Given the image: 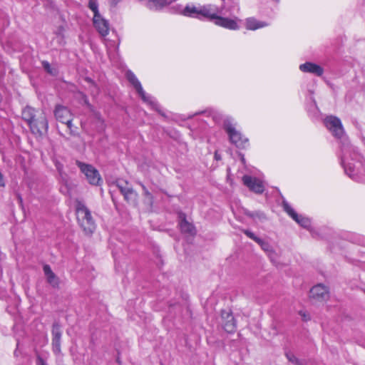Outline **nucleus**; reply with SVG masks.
<instances>
[{"label": "nucleus", "mask_w": 365, "mask_h": 365, "mask_svg": "<svg viewBox=\"0 0 365 365\" xmlns=\"http://www.w3.org/2000/svg\"><path fill=\"white\" fill-rule=\"evenodd\" d=\"M77 220L86 235L92 234L96 229V223L90 210L83 204H79L76 208Z\"/></svg>", "instance_id": "f257e3e1"}, {"label": "nucleus", "mask_w": 365, "mask_h": 365, "mask_svg": "<svg viewBox=\"0 0 365 365\" xmlns=\"http://www.w3.org/2000/svg\"><path fill=\"white\" fill-rule=\"evenodd\" d=\"M224 129L228 135L230 143L234 144L236 147L245 149L249 145L248 138L238 130L230 121L225 122Z\"/></svg>", "instance_id": "f03ea898"}, {"label": "nucleus", "mask_w": 365, "mask_h": 365, "mask_svg": "<svg viewBox=\"0 0 365 365\" xmlns=\"http://www.w3.org/2000/svg\"><path fill=\"white\" fill-rule=\"evenodd\" d=\"M324 126L333 136L340 139L344 134V129L341 120L334 115H327L323 120Z\"/></svg>", "instance_id": "7ed1b4c3"}, {"label": "nucleus", "mask_w": 365, "mask_h": 365, "mask_svg": "<svg viewBox=\"0 0 365 365\" xmlns=\"http://www.w3.org/2000/svg\"><path fill=\"white\" fill-rule=\"evenodd\" d=\"M113 186H115L120 190L128 202L135 203L137 202L138 194L127 180L117 179Z\"/></svg>", "instance_id": "20e7f679"}, {"label": "nucleus", "mask_w": 365, "mask_h": 365, "mask_svg": "<svg viewBox=\"0 0 365 365\" xmlns=\"http://www.w3.org/2000/svg\"><path fill=\"white\" fill-rule=\"evenodd\" d=\"M76 165L85 175L88 182L93 185H98L101 181L99 172L93 165L77 160Z\"/></svg>", "instance_id": "39448f33"}, {"label": "nucleus", "mask_w": 365, "mask_h": 365, "mask_svg": "<svg viewBox=\"0 0 365 365\" xmlns=\"http://www.w3.org/2000/svg\"><path fill=\"white\" fill-rule=\"evenodd\" d=\"M29 126L34 135L42 136L46 134L48 129V122L46 114L41 112Z\"/></svg>", "instance_id": "423d86ee"}, {"label": "nucleus", "mask_w": 365, "mask_h": 365, "mask_svg": "<svg viewBox=\"0 0 365 365\" xmlns=\"http://www.w3.org/2000/svg\"><path fill=\"white\" fill-rule=\"evenodd\" d=\"M125 76L127 80L129 81V83L133 86V88L135 89L138 95L140 96L142 100L150 104V106H153V102L152 101V98L150 96L146 95L145 92L144 91L140 82L138 81L135 75L131 71H128L125 73Z\"/></svg>", "instance_id": "0eeeda50"}, {"label": "nucleus", "mask_w": 365, "mask_h": 365, "mask_svg": "<svg viewBox=\"0 0 365 365\" xmlns=\"http://www.w3.org/2000/svg\"><path fill=\"white\" fill-rule=\"evenodd\" d=\"M309 297L314 302L327 301L329 298V289L322 284H318L310 289Z\"/></svg>", "instance_id": "6e6552de"}, {"label": "nucleus", "mask_w": 365, "mask_h": 365, "mask_svg": "<svg viewBox=\"0 0 365 365\" xmlns=\"http://www.w3.org/2000/svg\"><path fill=\"white\" fill-rule=\"evenodd\" d=\"M242 182L250 190L256 194H262L264 191V186L263 182L255 177L250 175H244L242 177Z\"/></svg>", "instance_id": "1a4fd4ad"}, {"label": "nucleus", "mask_w": 365, "mask_h": 365, "mask_svg": "<svg viewBox=\"0 0 365 365\" xmlns=\"http://www.w3.org/2000/svg\"><path fill=\"white\" fill-rule=\"evenodd\" d=\"M282 207L284 211L302 227H308L310 226L309 220L307 217L299 215L287 201L284 200L282 202Z\"/></svg>", "instance_id": "9d476101"}, {"label": "nucleus", "mask_w": 365, "mask_h": 365, "mask_svg": "<svg viewBox=\"0 0 365 365\" xmlns=\"http://www.w3.org/2000/svg\"><path fill=\"white\" fill-rule=\"evenodd\" d=\"M221 317L224 330L227 333H234L237 329V323L232 312L230 310H222Z\"/></svg>", "instance_id": "9b49d317"}, {"label": "nucleus", "mask_w": 365, "mask_h": 365, "mask_svg": "<svg viewBox=\"0 0 365 365\" xmlns=\"http://www.w3.org/2000/svg\"><path fill=\"white\" fill-rule=\"evenodd\" d=\"M179 227L182 233L189 236H195L196 235V229L194 225L187 220L186 215L184 212L178 213Z\"/></svg>", "instance_id": "f8f14e48"}, {"label": "nucleus", "mask_w": 365, "mask_h": 365, "mask_svg": "<svg viewBox=\"0 0 365 365\" xmlns=\"http://www.w3.org/2000/svg\"><path fill=\"white\" fill-rule=\"evenodd\" d=\"M214 24L216 26L229 29V30H238L240 26L236 19L222 17L216 14L214 19Z\"/></svg>", "instance_id": "ddd939ff"}, {"label": "nucleus", "mask_w": 365, "mask_h": 365, "mask_svg": "<svg viewBox=\"0 0 365 365\" xmlns=\"http://www.w3.org/2000/svg\"><path fill=\"white\" fill-rule=\"evenodd\" d=\"M53 113L56 119L62 123L69 122V119L72 118V113L70 110L62 105H56Z\"/></svg>", "instance_id": "4468645a"}, {"label": "nucleus", "mask_w": 365, "mask_h": 365, "mask_svg": "<svg viewBox=\"0 0 365 365\" xmlns=\"http://www.w3.org/2000/svg\"><path fill=\"white\" fill-rule=\"evenodd\" d=\"M93 21L95 28L102 36H106L108 34L109 24L107 20L101 15H98L93 17Z\"/></svg>", "instance_id": "2eb2a0df"}, {"label": "nucleus", "mask_w": 365, "mask_h": 365, "mask_svg": "<svg viewBox=\"0 0 365 365\" xmlns=\"http://www.w3.org/2000/svg\"><path fill=\"white\" fill-rule=\"evenodd\" d=\"M299 69L302 72L313 73L317 76H322L324 73V69L322 67L311 62H306L303 64H301L299 66Z\"/></svg>", "instance_id": "dca6fc26"}, {"label": "nucleus", "mask_w": 365, "mask_h": 365, "mask_svg": "<svg viewBox=\"0 0 365 365\" xmlns=\"http://www.w3.org/2000/svg\"><path fill=\"white\" fill-rule=\"evenodd\" d=\"M245 24L246 29L250 31H255L264 28L269 25L267 22L259 21L255 17L247 18Z\"/></svg>", "instance_id": "f3484780"}, {"label": "nucleus", "mask_w": 365, "mask_h": 365, "mask_svg": "<svg viewBox=\"0 0 365 365\" xmlns=\"http://www.w3.org/2000/svg\"><path fill=\"white\" fill-rule=\"evenodd\" d=\"M198 14L199 17L202 16L210 21H214L217 14L215 13V10L212 8L211 5H204L199 6Z\"/></svg>", "instance_id": "a211bd4d"}, {"label": "nucleus", "mask_w": 365, "mask_h": 365, "mask_svg": "<svg viewBox=\"0 0 365 365\" xmlns=\"http://www.w3.org/2000/svg\"><path fill=\"white\" fill-rule=\"evenodd\" d=\"M43 272L45 275L46 276L48 282L53 287H57L59 284L58 278L51 270L49 265L46 264L43 266Z\"/></svg>", "instance_id": "6ab92c4d"}, {"label": "nucleus", "mask_w": 365, "mask_h": 365, "mask_svg": "<svg viewBox=\"0 0 365 365\" xmlns=\"http://www.w3.org/2000/svg\"><path fill=\"white\" fill-rule=\"evenodd\" d=\"M22 118L27 123L28 125L31 124L34 119L36 117V110L30 106H26L21 113Z\"/></svg>", "instance_id": "aec40b11"}, {"label": "nucleus", "mask_w": 365, "mask_h": 365, "mask_svg": "<svg viewBox=\"0 0 365 365\" xmlns=\"http://www.w3.org/2000/svg\"><path fill=\"white\" fill-rule=\"evenodd\" d=\"M199 6L194 5H187L183 9L182 14L187 17L199 18Z\"/></svg>", "instance_id": "412c9836"}, {"label": "nucleus", "mask_w": 365, "mask_h": 365, "mask_svg": "<svg viewBox=\"0 0 365 365\" xmlns=\"http://www.w3.org/2000/svg\"><path fill=\"white\" fill-rule=\"evenodd\" d=\"M52 339H61L62 336V331H61V325L58 322H54L52 325L51 330Z\"/></svg>", "instance_id": "4be33fe9"}, {"label": "nucleus", "mask_w": 365, "mask_h": 365, "mask_svg": "<svg viewBox=\"0 0 365 365\" xmlns=\"http://www.w3.org/2000/svg\"><path fill=\"white\" fill-rule=\"evenodd\" d=\"M140 186L142 187V189L143 190V195L145 197V202L147 203L150 208L153 207V197L152 193L148 190V189L142 183H139Z\"/></svg>", "instance_id": "5701e85b"}, {"label": "nucleus", "mask_w": 365, "mask_h": 365, "mask_svg": "<svg viewBox=\"0 0 365 365\" xmlns=\"http://www.w3.org/2000/svg\"><path fill=\"white\" fill-rule=\"evenodd\" d=\"M61 339H52L51 346H52V351L54 353V354H56V355L61 354Z\"/></svg>", "instance_id": "b1692460"}, {"label": "nucleus", "mask_w": 365, "mask_h": 365, "mask_svg": "<svg viewBox=\"0 0 365 365\" xmlns=\"http://www.w3.org/2000/svg\"><path fill=\"white\" fill-rule=\"evenodd\" d=\"M88 7L93 12V17L101 15L98 11V5L96 0H89Z\"/></svg>", "instance_id": "393cba45"}, {"label": "nucleus", "mask_w": 365, "mask_h": 365, "mask_svg": "<svg viewBox=\"0 0 365 365\" xmlns=\"http://www.w3.org/2000/svg\"><path fill=\"white\" fill-rule=\"evenodd\" d=\"M55 34L58 38L59 44L62 45L64 43V36H63V28L59 26L55 31Z\"/></svg>", "instance_id": "a878e982"}, {"label": "nucleus", "mask_w": 365, "mask_h": 365, "mask_svg": "<svg viewBox=\"0 0 365 365\" xmlns=\"http://www.w3.org/2000/svg\"><path fill=\"white\" fill-rule=\"evenodd\" d=\"M242 232L250 239L253 240L255 242H262V240L259 237H257V236H255V235L248 230H243Z\"/></svg>", "instance_id": "bb28decb"}, {"label": "nucleus", "mask_w": 365, "mask_h": 365, "mask_svg": "<svg viewBox=\"0 0 365 365\" xmlns=\"http://www.w3.org/2000/svg\"><path fill=\"white\" fill-rule=\"evenodd\" d=\"M42 66L43 69L51 75H55V72L53 69L51 67L50 63L46 61H43L41 62Z\"/></svg>", "instance_id": "cd10ccee"}, {"label": "nucleus", "mask_w": 365, "mask_h": 365, "mask_svg": "<svg viewBox=\"0 0 365 365\" xmlns=\"http://www.w3.org/2000/svg\"><path fill=\"white\" fill-rule=\"evenodd\" d=\"M85 81H86L87 82L90 83L93 86V89L91 90L92 94H93V95L98 94V91H99V89L96 86L94 81L91 78H88V77H86L85 78Z\"/></svg>", "instance_id": "c85d7f7f"}, {"label": "nucleus", "mask_w": 365, "mask_h": 365, "mask_svg": "<svg viewBox=\"0 0 365 365\" xmlns=\"http://www.w3.org/2000/svg\"><path fill=\"white\" fill-rule=\"evenodd\" d=\"M64 123L66 125V126H67V128L68 129L69 134L71 135H75L76 133V130H74L73 128V124H72V118H71L69 119V122H65Z\"/></svg>", "instance_id": "c756f323"}, {"label": "nucleus", "mask_w": 365, "mask_h": 365, "mask_svg": "<svg viewBox=\"0 0 365 365\" xmlns=\"http://www.w3.org/2000/svg\"><path fill=\"white\" fill-rule=\"evenodd\" d=\"M286 356L289 361L294 363L296 364H299V361L298 359L293 354L287 353L286 354Z\"/></svg>", "instance_id": "7c9ffc66"}, {"label": "nucleus", "mask_w": 365, "mask_h": 365, "mask_svg": "<svg viewBox=\"0 0 365 365\" xmlns=\"http://www.w3.org/2000/svg\"><path fill=\"white\" fill-rule=\"evenodd\" d=\"M299 314L302 317L303 321L307 322V321L310 320L309 314H307V312H303V311H300L299 312Z\"/></svg>", "instance_id": "2f4dec72"}, {"label": "nucleus", "mask_w": 365, "mask_h": 365, "mask_svg": "<svg viewBox=\"0 0 365 365\" xmlns=\"http://www.w3.org/2000/svg\"><path fill=\"white\" fill-rule=\"evenodd\" d=\"M257 243L259 244L264 250H265V251L269 250V248H270L269 245L267 242H264L262 240V242H257Z\"/></svg>", "instance_id": "473e14b6"}, {"label": "nucleus", "mask_w": 365, "mask_h": 365, "mask_svg": "<svg viewBox=\"0 0 365 365\" xmlns=\"http://www.w3.org/2000/svg\"><path fill=\"white\" fill-rule=\"evenodd\" d=\"M36 364L37 365H47L43 359L40 356H37Z\"/></svg>", "instance_id": "72a5a7b5"}, {"label": "nucleus", "mask_w": 365, "mask_h": 365, "mask_svg": "<svg viewBox=\"0 0 365 365\" xmlns=\"http://www.w3.org/2000/svg\"><path fill=\"white\" fill-rule=\"evenodd\" d=\"M80 93V95L82 96V98L83 99V101H84L85 103H86L88 107H90V106H91V104H90V103H89V102H88V99L87 96H86L85 94H83V93Z\"/></svg>", "instance_id": "f704fd0d"}, {"label": "nucleus", "mask_w": 365, "mask_h": 365, "mask_svg": "<svg viewBox=\"0 0 365 365\" xmlns=\"http://www.w3.org/2000/svg\"><path fill=\"white\" fill-rule=\"evenodd\" d=\"M239 155H240V158L241 163L244 165H246V160H245V155L243 154H242V153H240Z\"/></svg>", "instance_id": "c9c22d12"}, {"label": "nucleus", "mask_w": 365, "mask_h": 365, "mask_svg": "<svg viewBox=\"0 0 365 365\" xmlns=\"http://www.w3.org/2000/svg\"><path fill=\"white\" fill-rule=\"evenodd\" d=\"M4 181L3 175L0 173V187H4Z\"/></svg>", "instance_id": "e433bc0d"}, {"label": "nucleus", "mask_w": 365, "mask_h": 365, "mask_svg": "<svg viewBox=\"0 0 365 365\" xmlns=\"http://www.w3.org/2000/svg\"><path fill=\"white\" fill-rule=\"evenodd\" d=\"M215 158L217 160L220 159V158L219 157V155H217V153L215 154Z\"/></svg>", "instance_id": "4c0bfd02"}, {"label": "nucleus", "mask_w": 365, "mask_h": 365, "mask_svg": "<svg viewBox=\"0 0 365 365\" xmlns=\"http://www.w3.org/2000/svg\"><path fill=\"white\" fill-rule=\"evenodd\" d=\"M160 2H161V6L163 5V4H167L166 2H164L163 0H160Z\"/></svg>", "instance_id": "58836bf2"}, {"label": "nucleus", "mask_w": 365, "mask_h": 365, "mask_svg": "<svg viewBox=\"0 0 365 365\" xmlns=\"http://www.w3.org/2000/svg\"><path fill=\"white\" fill-rule=\"evenodd\" d=\"M98 119L101 121V123H103V120H101L100 118H98Z\"/></svg>", "instance_id": "ea45409f"}]
</instances>
